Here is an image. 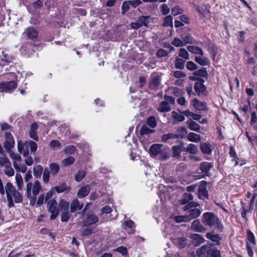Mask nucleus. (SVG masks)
Masks as SVG:
<instances>
[{
  "label": "nucleus",
  "mask_w": 257,
  "mask_h": 257,
  "mask_svg": "<svg viewBox=\"0 0 257 257\" xmlns=\"http://www.w3.org/2000/svg\"><path fill=\"white\" fill-rule=\"evenodd\" d=\"M206 257H221L219 250L212 247L210 252L206 255Z\"/></svg>",
  "instance_id": "a18cd8bd"
},
{
  "label": "nucleus",
  "mask_w": 257,
  "mask_h": 257,
  "mask_svg": "<svg viewBox=\"0 0 257 257\" xmlns=\"http://www.w3.org/2000/svg\"><path fill=\"white\" fill-rule=\"evenodd\" d=\"M191 238L192 239V242L195 246H198L205 241L202 235L199 234H191Z\"/></svg>",
  "instance_id": "6ab92c4d"
},
{
  "label": "nucleus",
  "mask_w": 257,
  "mask_h": 257,
  "mask_svg": "<svg viewBox=\"0 0 257 257\" xmlns=\"http://www.w3.org/2000/svg\"><path fill=\"white\" fill-rule=\"evenodd\" d=\"M16 181L18 190H22L23 187V181L21 175L20 174H17L16 175Z\"/></svg>",
  "instance_id": "79ce46f5"
},
{
  "label": "nucleus",
  "mask_w": 257,
  "mask_h": 257,
  "mask_svg": "<svg viewBox=\"0 0 257 257\" xmlns=\"http://www.w3.org/2000/svg\"><path fill=\"white\" fill-rule=\"evenodd\" d=\"M41 184L39 181H36L34 185H32V195L33 196H37L40 192L41 189Z\"/></svg>",
  "instance_id": "f704fd0d"
},
{
  "label": "nucleus",
  "mask_w": 257,
  "mask_h": 257,
  "mask_svg": "<svg viewBox=\"0 0 257 257\" xmlns=\"http://www.w3.org/2000/svg\"><path fill=\"white\" fill-rule=\"evenodd\" d=\"M98 221V217L94 214H87L83 222L84 226H87L96 223Z\"/></svg>",
  "instance_id": "2eb2a0df"
},
{
  "label": "nucleus",
  "mask_w": 257,
  "mask_h": 257,
  "mask_svg": "<svg viewBox=\"0 0 257 257\" xmlns=\"http://www.w3.org/2000/svg\"><path fill=\"white\" fill-rule=\"evenodd\" d=\"M49 168L52 175L55 176L58 173L60 167L57 163H53L50 164Z\"/></svg>",
  "instance_id": "58836bf2"
},
{
  "label": "nucleus",
  "mask_w": 257,
  "mask_h": 257,
  "mask_svg": "<svg viewBox=\"0 0 257 257\" xmlns=\"http://www.w3.org/2000/svg\"><path fill=\"white\" fill-rule=\"evenodd\" d=\"M75 151L76 147L73 145L68 146L63 150V152L69 154H73Z\"/></svg>",
  "instance_id": "0e129e2a"
},
{
  "label": "nucleus",
  "mask_w": 257,
  "mask_h": 257,
  "mask_svg": "<svg viewBox=\"0 0 257 257\" xmlns=\"http://www.w3.org/2000/svg\"><path fill=\"white\" fill-rule=\"evenodd\" d=\"M255 245V237L250 230H247V250L250 257H252L253 252L252 247Z\"/></svg>",
  "instance_id": "423d86ee"
},
{
  "label": "nucleus",
  "mask_w": 257,
  "mask_h": 257,
  "mask_svg": "<svg viewBox=\"0 0 257 257\" xmlns=\"http://www.w3.org/2000/svg\"><path fill=\"white\" fill-rule=\"evenodd\" d=\"M62 212L61 215V220L62 222H67L71 216L69 210L68 209L67 211L65 210Z\"/></svg>",
  "instance_id": "49530a36"
},
{
  "label": "nucleus",
  "mask_w": 257,
  "mask_h": 257,
  "mask_svg": "<svg viewBox=\"0 0 257 257\" xmlns=\"http://www.w3.org/2000/svg\"><path fill=\"white\" fill-rule=\"evenodd\" d=\"M151 16H141L138 18V21L141 25V26L148 27L150 23Z\"/></svg>",
  "instance_id": "c756f323"
},
{
  "label": "nucleus",
  "mask_w": 257,
  "mask_h": 257,
  "mask_svg": "<svg viewBox=\"0 0 257 257\" xmlns=\"http://www.w3.org/2000/svg\"><path fill=\"white\" fill-rule=\"evenodd\" d=\"M187 49L190 52L196 55H204L203 50L201 48L196 46H188L187 47Z\"/></svg>",
  "instance_id": "c85d7f7f"
},
{
  "label": "nucleus",
  "mask_w": 257,
  "mask_h": 257,
  "mask_svg": "<svg viewBox=\"0 0 257 257\" xmlns=\"http://www.w3.org/2000/svg\"><path fill=\"white\" fill-rule=\"evenodd\" d=\"M179 57L188 60L189 59V54L185 48H180L179 52Z\"/></svg>",
  "instance_id": "09e8293b"
},
{
  "label": "nucleus",
  "mask_w": 257,
  "mask_h": 257,
  "mask_svg": "<svg viewBox=\"0 0 257 257\" xmlns=\"http://www.w3.org/2000/svg\"><path fill=\"white\" fill-rule=\"evenodd\" d=\"M184 146L183 145L174 146L172 147V157L179 159L181 157V153L183 152Z\"/></svg>",
  "instance_id": "f3484780"
},
{
  "label": "nucleus",
  "mask_w": 257,
  "mask_h": 257,
  "mask_svg": "<svg viewBox=\"0 0 257 257\" xmlns=\"http://www.w3.org/2000/svg\"><path fill=\"white\" fill-rule=\"evenodd\" d=\"M6 141L4 143V148L7 152H10L14 147L15 141L13 136L10 133H6L5 135Z\"/></svg>",
  "instance_id": "ddd939ff"
},
{
  "label": "nucleus",
  "mask_w": 257,
  "mask_h": 257,
  "mask_svg": "<svg viewBox=\"0 0 257 257\" xmlns=\"http://www.w3.org/2000/svg\"><path fill=\"white\" fill-rule=\"evenodd\" d=\"M195 61L202 66L208 65L209 64V59L203 55L196 56L195 57Z\"/></svg>",
  "instance_id": "cd10ccee"
},
{
  "label": "nucleus",
  "mask_w": 257,
  "mask_h": 257,
  "mask_svg": "<svg viewBox=\"0 0 257 257\" xmlns=\"http://www.w3.org/2000/svg\"><path fill=\"white\" fill-rule=\"evenodd\" d=\"M187 134V130L185 127H180L178 128L177 131V135L178 139H183Z\"/></svg>",
  "instance_id": "4c0bfd02"
},
{
  "label": "nucleus",
  "mask_w": 257,
  "mask_h": 257,
  "mask_svg": "<svg viewBox=\"0 0 257 257\" xmlns=\"http://www.w3.org/2000/svg\"><path fill=\"white\" fill-rule=\"evenodd\" d=\"M30 39H34L37 38L38 32L33 27L27 28L24 33Z\"/></svg>",
  "instance_id": "412c9836"
},
{
  "label": "nucleus",
  "mask_w": 257,
  "mask_h": 257,
  "mask_svg": "<svg viewBox=\"0 0 257 257\" xmlns=\"http://www.w3.org/2000/svg\"><path fill=\"white\" fill-rule=\"evenodd\" d=\"M185 60L179 57H176L174 62L175 66L176 68L182 70L184 68Z\"/></svg>",
  "instance_id": "473e14b6"
},
{
  "label": "nucleus",
  "mask_w": 257,
  "mask_h": 257,
  "mask_svg": "<svg viewBox=\"0 0 257 257\" xmlns=\"http://www.w3.org/2000/svg\"><path fill=\"white\" fill-rule=\"evenodd\" d=\"M147 123L151 128H155L157 125L155 117L154 116L149 117L147 120Z\"/></svg>",
  "instance_id": "37998d69"
},
{
  "label": "nucleus",
  "mask_w": 257,
  "mask_h": 257,
  "mask_svg": "<svg viewBox=\"0 0 257 257\" xmlns=\"http://www.w3.org/2000/svg\"><path fill=\"white\" fill-rule=\"evenodd\" d=\"M186 67L190 71H194L198 68L197 65L194 62L191 61L187 62Z\"/></svg>",
  "instance_id": "680f3d73"
},
{
  "label": "nucleus",
  "mask_w": 257,
  "mask_h": 257,
  "mask_svg": "<svg viewBox=\"0 0 257 257\" xmlns=\"http://www.w3.org/2000/svg\"><path fill=\"white\" fill-rule=\"evenodd\" d=\"M191 228L196 232H204L206 229L200 223L199 220H194L191 224Z\"/></svg>",
  "instance_id": "dca6fc26"
},
{
  "label": "nucleus",
  "mask_w": 257,
  "mask_h": 257,
  "mask_svg": "<svg viewBox=\"0 0 257 257\" xmlns=\"http://www.w3.org/2000/svg\"><path fill=\"white\" fill-rule=\"evenodd\" d=\"M13 165L15 169L19 172H22L25 173L27 171V167L25 166H21L18 164L16 162L13 161Z\"/></svg>",
  "instance_id": "864d4df0"
},
{
  "label": "nucleus",
  "mask_w": 257,
  "mask_h": 257,
  "mask_svg": "<svg viewBox=\"0 0 257 257\" xmlns=\"http://www.w3.org/2000/svg\"><path fill=\"white\" fill-rule=\"evenodd\" d=\"M193 196L190 193H185L183 197L179 202L181 205H187L193 201Z\"/></svg>",
  "instance_id": "393cba45"
},
{
  "label": "nucleus",
  "mask_w": 257,
  "mask_h": 257,
  "mask_svg": "<svg viewBox=\"0 0 257 257\" xmlns=\"http://www.w3.org/2000/svg\"><path fill=\"white\" fill-rule=\"evenodd\" d=\"M6 193L8 201V207L10 208L14 206L16 203H20L23 201V196L11 182H8L5 187Z\"/></svg>",
  "instance_id": "f257e3e1"
},
{
  "label": "nucleus",
  "mask_w": 257,
  "mask_h": 257,
  "mask_svg": "<svg viewBox=\"0 0 257 257\" xmlns=\"http://www.w3.org/2000/svg\"><path fill=\"white\" fill-rule=\"evenodd\" d=\"M57 202L54 199L50 200L47 205V208L49 212L51 213L50 219L52 220L56 218L58 215Z\"/></svg>",
  "instance_id": "0eeeda50"
},
{
  "label": "nucleus",
  "mask_w": 257,
  "mask_h": 257,
  "mask_svg": "<svg viewBox=\"0 0 257 257\" xmlns=\"http://www.w3.org/2000/svg\"><path fill=\"white\" fill-rule=\"evenodd\" d=\"M168 54L169 52H168V51L163 49H159L156 54L157 57L159 58L166 57L168 55Z\"/></svg>",
  "instance_id": "338daca9"
},
{
  "label": "nucleus",
  "mask_w": 257,
  "mask_h": 257,
  "mask_svg": "<svg viewBox=\"0 0 257 257\" xmlns=\"http://www.w3.org/2000/svg\"><path fill=\"white\" fill-rule=\"evenodd\" d=\"M43 171V168L42 166L40 165H37L33 169V174L36 178H40Z\"/></svg>",
  "instance_id": "ea45409f"
},
{
  "label": "nucleus",
  "mask_w": 257,
  "mask_h": 257,
  "mask_svg": "<svg viewBox=\"0 0 257 257\" xmlns=\"http://www.w3.org/2000/svg\"><path fill=\"white\" fill-rule=\"evenodd\" d=\"M200 150L203 153L207 155L211 154L212 151L211 145L206 143H201L200 144Z\"/></svg>",
  "instance_id": "bb28decb"
},
{
  "label": "nucleus",
  "mask_w": 257,
  "mask_h": 257,
  "mask_svg": "<svg viewBox=\"0 0 257 257\" xmlns=\"http://www.w3.org/2000/svg\"><path fill=\"white\" fill-rule=\"evenodd\" d=\"M69 209V203L63 199H61L59 203L58 210L59 211H67Z\"/></svg>",
  "instance_id": "c9c22d12"
},
{
  "label": "nucleus",
  "mask_w": 257,
  "mask_h": 257,
  "mask_svg": "<svg viewBox=\"0 0 257 257\" xmlns=\"http://www.w3.org/2000/svg\"><path fill=\"white\" fill-rule=\"evenodd\" d=\"M75 159L73 157H69L62 161V164L64 166H69L74 163Z\"/></svg>",
  "instance_id": "052dcab7"
},
{
  "label": "nucleus",
  "mask_w": 257,
  "mask_h": 257,
  "mask_svg": "<svg viewBox=\"0 0 257 257\" xmlns=\"http://www.w3.org/2000/svg\"><path fill=\"white\" fill-rule=\"evenodd\" d=\"M162 78L158 75H152L149 82V88L154 90L159 89L161 84Z\"/></svg>",
  "instance_id": "6e6552de"
},
{
  "label": "nucleus",
  "mask_w": 257,
  "mask_h": 257,
  "mask_svg": "<svg viewBox=\"0 0 257 257\" xmlns=\"http://www.w3.org/2000/svg\"><path fill=\"white\" fill-rule=\"evenodd\" d=\"M206 238L213 242V245L219 246L222 239L221 235L219 234H215L213 232H207L206 234Z\"/></svg>",
  "instance_id": "f8f14e48"
},
{
  "label": "nucleus",
  "mask_w": 257,
  "mask_h": 257,
  "mask_svg": "<svg viewBox=\"0 0 257 257\" xmlns=\"http://www.w3.org/2000/svg\"><path fill=\"white\" fill-rule=\"evenodd\" d=\"M202 221L205 225L214 227L220 231L223 228V226L218 217L211 212H207L203 214Z\"/></svg>",
  "instance_id": "7ed1b4c3"
},
{
  "label": "nucleus",
  "mask_w": 257,
  "mask_h": 257,
  "mask_svg": "<svg viewBox=\"0 0 257 257\" xmlns=\"http://www.w3.org/2000/svg\"><path fill=\"white\" fill-rule=\"evenodd\" d=\"M212 246L213 244L210 243L202 245L197 249L196 251L197 256L198 257H206V255L209 253Z\"/></svg>",
  "instance_id": "9b49d317"
},
{
  "label": "nucleus",
  "mask_w": 257,
  "mask_h": 257,
  "mask_svg": "<svg viewBox=\"0 0 257 257\" xmlns=\"http://www.w3.org/2000/svg\"><path fill=\"white\" fill-rule=\"evenodd\" d=\"M28 145L27 147L29 146L30 148V151L32 153H35L37 149V144L36 142L30 141L28 142Z\"/></svg>",
  "instance_id": "e2e57ef3"
},
{
  "label": "nucleus",
  "mask_w": 257,
  "mask_h": 257,
  "mask_svg": "<svg viewBox=\"0 0 257 257\" xmlns=\"http://www.w3.org/2000/svg\"><path fill=\"white\" fill-rule=\"evenodd\" d=\"M43 181L45 183H47L49 181L50 171L47 168H45L43 172Z\"/></svg>",
  "instance_id": "603ef678"
},
{
  "label": "nucleus",
  "mask_w": 257,
  "mask_h": 257,
  "mask_svg": "<svg viewBox=\"0 0 257 257\" xmlns=\"http://www.w3.org/2000/svg\"><path fill=\"white\" fill-rule=\"evenodd\" d=\"M183 150L191 154H196L198 152L197 147L193 144H190L187 147L184 146Z\"/></svg>",
  "instance_id": "2f4dec72"
},
{
  "label": "nucleus",
  "mask_w": 257,
  "mask_h": 257,
  "mask_svg": "<svg viewBox=\"0 0 257 257\" xmlns=\"http://www.w3.org/2000/svg\"><path fill=\"white\" fill-rule=\"evenodd\" d=\"M187 168V166L183 163H180L177 165L176 172L180 174L184 172Z\"/></svg>",
  "instance_id": "69168bd1"
},
{
  "label": "nucleus",
  "mask_w": 257,
  "mask_h": 257,
  "mask_svg": "<svg viewBox=\"0 0 257 257\" xmlns=\"http://www.w3.org/2000/svg\"><path fill=\"white\" fill-rule=\"evenodd\" d=\"M207 182L205 181H202L198 189V197L201 200H205L208 198V193L206 189Z\"/></svg>",
  "instance_id": "9d476101"
},
{
  "label": "nucleus",
  "mask_w": 257,
  "mask_h": 257,
  "mask_svg": "<svg viewBox=\"0 0 257 257\" xmlns=\"http://www.w3.org/2000/svg\"><path fill=\"white\" fill-rule=\"evenodd\" d=\"M67 189L66 183H63L53 188V190L56 191L57 193H60L64 191Z\"/></svg>",
  "instance_id": "8fccbe9b"
},
{
  "label": "nucleus",
  "mask_w": 257,
  "mask_h": 257,
  "mask_svg": "<svg viewBox=\"0 0 257 257\" xmlns=\"http://www.w3.org/2000/svg\"><path fill=\"white\" fill-rule=\"evenodd\" d=\"M150 156L160 161H165L170 158L169 148L162 144H154L152 145L149 150Z\"/></svg>",
  "instance_id": "f03ea898"
},
{
  "label": "nucleus",
  "mask_w": 257,
  "mask_h": 257,
  "mask_svg": "<svg viewBox=\"0 0 257 257\" xmlns=\"http://www.w3.org/2000/svg\"><path fill=\"white\" fill-rule=\"evenodd\" d=\"M17 87V83L14 81L4 82L0 83V89L2 91L11 93Z\"/></svg>",
  "instance_id": "1a4fd4ad"
},
{
  "label": "nucleus",
  "mask_w": 257,
  "mask_h": 257,
  "mask_svg": "<svg viewBox=\"0 0 257 257\" xmlns=\"http://www.w3.org/2000/svg\"><path fill=\"white\" fill-rule=\"evenodd\" d=\"M172 44L177 47H181L185 46L182 39H180L179 38H175L172 42Z\"/></svg>",
  "instance_id": "3c124183"
},
{
  "label": "nucleus",
  "mask_w": 257,
  "mask_h": 257,
  "mask_svg": "<svg viewBox=\"0 0 257 257\" xmlns=\"http://www.w3.org/2000/svg\"><path fill=\"white\" fill-rule=\"evenodd\" d=\"M193 106L197 110H203L205 108V103L195 99L193 101Z\"/></svg>",
  "instance_id": "e433bc0d"
},
{
  "label": "nucleus",
  "mask_w": 257,
  "mask_h": 257,
  "mask_svg": "<svg viewBox=\"0 0 257 257\" xmlns=\"http://www.w3.org/2000/svg\"><path fill=\"white\" fill-rule=\"evenodd\" d=\"M91 188L89 185L82 187L77 192V196L79 198H83L86 197L89 193Z\"/></svg>",
  "instance_id": "5701e85b"
},
{
  "label": "nucleus",
  "mask_w": 257,
  "mask_h": 257,
  "mask_svg": "<svg viewBox=\"0 0 257 257\" xmlns=\"http://www.w3.org/2000/svg\"><path fill=\"white\" fill-rule=\"evenodd\" d=\"M212 167L213 165L210 162H204L201 163L199 169L201 171L202 174L194 175V177L196 179H200L205 178L206 176H209V171Z\"/></svg>",
  "instance_id": "39448f33"
},
{
  "label": "nucleus",
  "mask_w": 257,
  "mask_h": 257,
  "mask_svg": "<svg viewBox=\"0 0 257 257\" xmlns=\"http://www.w3.org/2000/svg\"><path fill=\"white\" fill-rule=\"evenodd\" d=\"M174 244L179 248H183L185 247L188 241L185 237H181L173 239Z\"/></svg>",
  "instance_id": "4be33fe9"
},
{
  "label": "nucleus",
  "mask_w": 257,
  "mask_h": 257,
  "mask_svg": "<svg viewBox=\"0 0 257 257\" xmlns=\"http://www.w3.org/2000/svg\"><path fill=\"white\" fill-rule=\"evenodd\" d=\"M193 74L195 76H199L202 77H205L207 76V73L205 68H201L198 70L195 71Z\"/></svg>",
  "instance_id": "6e6d98bb"
},
{
  "label": "nucleus",
  "mask_w": 257,
  "mask_h": 257,
  "mask_svg": "<svg viewBox=\"0 0 257 257\" xmlns=\"http://www.w3.org/2000/svg\"><path fill=\"white\" fill-rule=\"evenodd\" d=\"M171 108L169 105L167 103V101H162L157 110L160 112H169L171 110Z\"/></svg>",
  "instance_id": "7c9ffc66"
},
{
  "label": "nucleus",
  "mask_w": 257,
  "mask_h": 257,
  "mask_svg": "<svg viewBox=\"0 0 257 257\" xmlns=\"http://www.w3.org/2000/svg\"><path fill=\"white\" fill-rule=\"evenodd\" d=\"M32 188V183H28L27 185V189L26 195L27 198L30 199V204L32 205H34L35 204L36 197L32 196L31 194V190Z\"/></svg>",
  "instance_id": "aec40b11"
},
{
  "label": "nucleus",
  "mask_w": 257,
  "mask_h": 257,
  "mask_svg": "<svg viewBox=\"0 0 257 257\" xmlns=\"http://www.w3.org/2000/svg\"><path fill=\"white\" fill-rule=\"evenodd\" d=\"M81 235L83 236H89L92 233H93V229L92 228L86 227L84 228H82L81 231Z\"/></svg>",
  "instance_id": "4d7b16f0"
},
{
  "label": "nucleus",
  "mask_w": 257,
  "mask_h": 257,
  "mask_svg": "<svg viewBox=\"0 0 257 257\" xmlns=\"http://www.w3.org/2000/svg\"><path fill=\"white\" fill-rule=\"evenodd\" d=\"M187 139L189 141L195 143H198L201 141L200 136L192 132L189 133Z\"/></svg>",
  "instance_id": "72a5a7b5"
},
{
  "label": "nucleus",
  "mask_w": 257,
  "mask_h": 257,
  "mask_svg": "<svg viewBox=\"0 0 257 257\" xmlns=\"http://www.w3.org/2000/svg\"><path fill=\"white\" fill-rule=\"evenodd\" d=\"M198 206H199V204L197 202L191 201L183 208L184 211H187L186 215L189 222L196 218L201 214L200 210L196 208Z\"/></svg>",
  "instance_id": "20e7f679"
},
{
  "label": "nucleus",
  "mask_w": 257,
  "mask_h": 257,
  "mask_svg": "<svg viewBox=\"0 0 257 257\" xmlns=\"http://www.w3.org/2000/svg\"><path fill=\"white\" fill-rule=\"evenodd\" d=\"M23 155L26 157L25 159V163L28 165L31 166L33 164V159L31 156H29V151L28 150H26L23 152Z\"/></svg>",
  "instance_id": "de8ad7c7"
},
{
  "label": "nucleus",
  "mask_w": 257,
  "mask_h": 257,
  "mask_svg": "<svg viewBox=\"0 0 257 257\" xmlns=\"http://www.w3.org/2000/svg\"><path fill=\"white\" fill-rule=\"evenodd\" d=\"M174 220L177 223L182 222H189L186 215H178L174 217Z\"/></svg>",
  "instance_id": "5fc2aeb1"
},
{
  "label": "nucleus",
  "mask_w": 257,
  "mask_h": 257,
  "mask_svg": "<svg viewBox=\"0 0 257 257\" xmlns=\"http://www.w3.org/2000/svg\"><path fill=\"white\" fill-rule=\"evenodd\" d=\"M172 14L175 16L179 14H181L183 12V10L180 9L178 6H175L172 8L171 10Z\"/></svg>",
  "instance_id": "774afa93"
},
{
  "label": "nucleus",
  "mask_w": 257,
  "mask_h": 257,
  "mask_svg": "<svg viewBox=\"0 0 257 257\" xmlns=\"http://www.w3.org/2000/svg\"><path fill=\"white\" fill-rule=\"evenodd\" d=\"M190 31L191 30L188 29L187 31L184 32L180 35L181 39H182L185 45L187 44L194 43V38L192 36Z\"/></svg>",
  "instance_id": "4468645a"
},
{
  "label": "nucleus",
  "mask_w": 257,
  "mask_h": 257,
  "mask_svg": "<svg viewBox=\"0 0 257 257\" xmlns=\"http://www.w3.org/2000/svg\"><path fill=\"white\" fill-rule=\"evenodd\" d=\"M173 18L171 15L166 17L164 18L163 26L164 27L170 26L171 27H173Z\"/></svg>",
  "instance_id": "a19ab883"
},
{
  "label": "nucleus",
  "mask_w": 257,
  "mask_h": 257,
  "mask_svg": "<svg viewBox=\"0 0 257 257\" xmlns=\"http://www.w3.org/2000/svg\"><path fill=\"white\" fill-rule=\"evenodd\" d=\"M154 132V130L149 128L146 125H143L140 130L141 135L150 134Z\"/></svg>",
  "instance_id": "c03bdc74"
},
{
  "label": "nucleus",
  "mask_w": 257,
  "mask_h": 257,
  "mask_svg": "<svg viewBox=\"0 0 257 257\" xmlns=\"http://www.w3.org/2000/svg\"><path fill=\"white\" fill-rule=\"evenodd\" d=\"M128 1H124L121 5V14L124 15L130 9V4H128Z\"/></svg>",
  "instance_id": "13d9d810"
},
{
  "label": "nucleus",
  "mask_w": 257,
  "mask_h": 257,
  "mask_svg": "<svg viewBox=\"0 0 257 257\" xmlns=\"http://www.w3.org/2000/svg\"><path fill=\"white\" fill-rule=\"evenodd\" d=\"M186 124L188 125V128L192 131L195 132H199L200 126L196 122L193 121L192 119H189L186 121Z\"/></svg>",
  "instance_id": "a878e982"
},
{
  "label": "nucleus",
  "mask_w": 257,
  "mask_h": 257,
  "mask_svg": "<svg viewBox=\"0 0 257 257\" xmlns=\"http://www.w3.org/2000/svg\"><path fill=\"white\" fill-rule=\"evenodd\" d=\"M85 172L83 170L79 171L75 175V180L76 182L81 181L85 176Z\"/></svg>",
  "instance_id": "bf43d9fd"
},
{
  "label": "nucleus",
  "mask_w": 257,
  "mask_h": 257,
  "mask_svg": "<svg viewBox=\"0 0 257 257\" xmlns=\"http://www.w3.org/2000/svg\"><path fill=\"white\" fill-rule=\"evenodd\" d=\"M201 82H195L194 84V89L198 94L202 93L206 91V87L204 85L203 82L204 80L201 79Z\"/></svg>",
  "instance_id": "b1692460"
},
{
  "label": "nucleus",
  "mask_w": 257,
  "mask_h": 257,
  "mask_svg": "<svg viewBox=\"0 0 257 257\" xmlns=\"http://www.w3.org/2000/svg\"><path fill=\"white\" fill-rule=\"evenodd\" d=\"M83 206V204L79 202L77 199L73 200L70 204L71 212L74 213L76 211L80 210Z\"/></svg>",
  "instance_id": "a211bd4d"
}]
</instances>
